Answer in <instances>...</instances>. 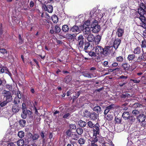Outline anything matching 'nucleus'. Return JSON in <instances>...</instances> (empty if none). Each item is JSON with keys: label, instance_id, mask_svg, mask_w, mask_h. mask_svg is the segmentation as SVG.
Masks as SVG:
<instances>
[{"label": "nucleus", "instance_id": "1", "mask_svg": "<svg viewBox=\"0 0 146 146\" xmlns=\"http://www.w3.org/2000/svg\"><path fill=\"white\" fill-rule=\"evenodd\" d=\"M146 12V5L143 2L140 3L138 9V13L140 16L137 17L139 18L142 22V26L146 28V19L144 16Z\"/></svg>", "mask_w": 146, "mask_h": 146}, {"label": "nucleus", "instance_id": "2", "mask_svg": "<svg viewBox=\"0 0 146 146\" xmlns=\"http://www.w3.org/2000/svg\"><path fill=\"white\" fill-rule=\"evenodd\" d=\"M88 127L89 128L93 129V131H95L96 132V134H99L100 133V129L99 124L97 123L95 124L93 123L91 121H89L87 123Z\"/></svg>", "mask_w": 146, "mask_h": 146}, {"label": "nucleus", "instance_id": "3", "mask_svg": "<svg viewBox=\"0 0 146 146\" xmlns=\"http://www.w3.org/2000/svg\"><path fill=\"white\" fill-rule=\"evenodd\" d=\"M90 28L92 29V31L94 33H97L100 29V27L98 25V21L96 20L91 22Z\"/></svg>", "mask_w": 146, "mask_h": 146}, {"label": "nucleus", "instance_id": "4", "mask_svg": "<svg viewBox=\"0 0 146 146\" xmlns=\"http://www.w3.org/2000/svg\"><path fill=\"white\" fill-rule=\"evenodd\" d=\"M102 55L105 56L109 55L110 53L114 52L113 48L112 46H105L103 48Z\"/></svg>", "mask_w": 146, "mask_h": 146}, {"label": "nucleus", "instance_id": "5", "mask_svg": "<svg viewBox=\"0 0 146 146\" xmlns=\"http://www.w3.org/2000/svg\"><path fill=\"white\" fill-rule=\"evenodd\" d=\"M17 93L16 94V96L14 99L13 103L14 104H20L21 103V99L22 93L19 90L17 91Z\"/></svg>", "mask_w": 146, "mask_h": 146}, {"label": "nucleus", "instance_id": "6", "mask_svg": "<svg viewBox=\"0 0 146 146\" xmlns=\"http://www.w3.org/2000/svg\"><path fill=\"white\" fill-rule=\"evenodd\" d=\"M4 100L8 102H11L12 100V97L11 94L9 91H5L4 93Z\"/></svg>", "mask_w": 146, "mask_h": 146}, {"label": "nucleus", "instance_id": "7", "mask_svg": "<svg viewBox=\"0 0 146 146\" xmlns=\"http://www.w3.org/2000/svg\"><path fill=\"white\" fill-rule=\"evenodd\" d=\"M42 4V8L43 9H44V11H47L50 13H52V12L53 7L52 5H49L46 6L45 4L43 3Z\"/></svg>", "mask_w": 146, "mask_h": 146}, {"label": "nucleus", "instance_id": "8", "mask_svg": "<svg viewBox=\"0 0 146 146\" xmlns=\"http://www.w3.org/2000/svg\"><path fill=\"white\" fill-rule=\"evenodd\" d=\"M82 29L81 25L79 27L78 26L75 25L70 29V31H72V32H77L78 33L82 31Z\"/></svg>", "mask_w": 146, "mask_h": 146}, {"label": "nucleus", "instance_id": "9", "mask_svg": "<svg viewBox=\"0 0 146 146\" xmlns=\"http://www.w3.org/2000/svg\"><path fill=\"white\" fill-rule=\"evenodd\" d=\"M90 118L93 121H96L99 117V113L93 111L91 112Z\"/></svg>", "mask_w": 146, "mask_h": 146}, {"label": "nucleus", "instance_id": "10", "mask_svg": "<svg viewBox=\"0 0 146 146\" xmlns=\"http://www.w3.org/2000/svg\"><path fill=\"white\" fill-rule=\"evenodd\" d=\"M103 47L100 46H97L95 49V52L98 55H102Z\"/></svg>", "mask_w": 146, "mask_h": 146}, {"label": "nucleus", "instance_id": "11", "mask_svg": "<svg viewBox=\"0 0 146 146\" xmlns=\"http://www.w3.org/2000/svg\"><path fill=\"white\" fill-rule=\"evenodd\" d=\"M93 135L92 137L90 139V141L91 142L90 143H96L98 141V138L97 137V135L99 134H96V132L94 131Z\"/></svg>", "mask_w": 146, "mask_h": 146}, {"label": "nucleus", "instance_id": "12", "mask_svg": "<svg viewBox=\"0 0 146 146\" xmlns=\"http://www.w3.org/2000/svg\"><path fill=\"white\" fill-rule=\"evenodd\" d=\"M121 42V40L119 39H115L113 42V46H111L113 47L114 50L115 51L118 47Z\"/></svg>", "mask_w": 146, "mask_h": 146}, {"label": "nucleus", "instance_id": "13", "mask_svg": "<svg viewBox=\"0 0 146 146\" xmlns=\"http://www.w3.org/2000/svg\"><path fill=\"white\" fill-rule=\"evenodd\" d=\"M114 105L113 104H112L106 107L105 108V110H104V115H106L107 113L110 111L113 108Z\"/></svg>", "mask_w": 146, "mask_h": 146}, {"label": "nucleus", "instance_id": "14", "mask_svg": "<svg viewBox=\"0 0 146 146\" xmlns=\"http://www.w3.org/2000/svg\"><path fill=\"white\" fill-rule=\"evenodd\" d=\"M146 119V115L143 114L139 115L137 117V120L139 122H142L145 121Z\"/></svg>", "mask_w": 146, "mask_h": 146}, {"label": "nucleus", "instance_id": "15", "mask_svg": "<svg viewBox=\"0 0 146 146\" xmlns=\"http://www.w3.org/2000/svg\"><path fill=\"white\" fill-rule=\"evenodd\" d=\"M27 135L30 137L31 139L32 138L33 141L37 139L39 137V135L37 133H34L33 135L31 133L29 132L27 134Z\"/></svg>", "mask_w": 146, "mask_h": 146}, {"label": "nucleus", "instance_id": "16", "mask_svg": "<svg viewBox=\"0 0 146 146\" xmlns=\"http://www.w3.org/2000/svg\"><path fill=\"white\" fill-rule=\"evenodd\" d=\"M90 27H84L82 29V31L85 35H88V36H90L91 34V31H90Z\"/></svg>", "mask_w": 146, "mask_h": 146}, {"label": "nucleus", "instance_id": "17", "mask_svg": "<svg viewBox=\"0 0 146 146\" xmlns=\"http://www.w3.org/2000/svg\"><path fill=\"white\" fill-rule=\"evenodd\" d=\"M81 92L80 90L77 92H75V95H74L71 98V99H72V103H73L75 100L77 99L80 95V93Z\"/></svg>", "mask_w": 146, "mask_h": 146}, {"label": "nucleus", "instance_id": "18", "mask_svg": "<svg viewBox=\"0 0 146 146\" xmlns=\"http://www.w3.org/2000/svg\"><path fill=\"white\" fill-rule=\"evenodd\" d=\"M128 78L127 76H125L123 75H122L119 76L118 78V79H121L120 81L123 83H125V84H127L128 82L127 81L126 79Z\"/></svg>", "mask_w": 146, "mask_h": 146}, {"label": "nucleus", "instance_id": "19", "mask_svg": "<svg viewBox=\"0 0 146 146\" xmlns=\"http://www.w3.org/2000/svg\"><path fill=\"white\" fill-rule=\"evenodd\" d=\"M19 106V104H14L12 108L13 111L14 113H16L19 111L20 108Z\"/></svg>", "mask_w": 146, "mask_h": 146}, {"label": "nucleus", "instance_id": "20", "mask_svg": "<svg viewBox=\"0 0 146 146\" xmlns=\"http://www.w3.org/2000/svg\"><path fill=\"white\" fill-rule=\"evenodd\" d=\"M82 75L85 77L89 78H91L92 77H94V76L93 74L90 73L88 72H83L82 73Z\"/></svg>", "mask_w": 146, "mask_h": 146}, {"label": "nucleus", "instance_id": "21", "mask_svg": "<svg viewBox=\"0 0 146 146\" xmlns=\"http://www.w3.org/2000/svg\"><path fill=\"white\" fill-rule=\"evenodd\" d=\"M29 112H30L31 113V112L30 110H26L23 111L22 113L21 114V117L23 119H26L27 116V113H29Z\"/></svg>", "mask_w": 146, "mask_h": 146}, {"label": "nucleus", "instance_id": "22", "mask_svg": "<svg viewBox=\"0 0 146 146\" xmlns=\"http://www.w3.org/2000/svg\"><path fill=\"white\" fill-rule=\"evenodd\" d=\"M91 108L94 111H96V112L97 113H100L101 111V107L97 105L95 106V107H92L91 106Z\"/></svg>", "mask_w": 146, "mask_h": 146}, {"label": "nucleus", "instance_id": "23", "mask_svg": "<svg viewBox=\"0 0 146 146\" xmlns=\"http://www.w3.org/2000/svg\"><path fill=\"white\" fill-rule=\"evenodd\" d=\"M90 21L89 20H88L86 21H85L83 25H81L82 29L84 28V27H90Z\"/></svg>", "mask_w": 146, "mask_h": 146}, {"label": "nucleus", "instance_id": "24", "mask_svg": "<svg viewBox=\"0 0 146 146\" xmlns=\"http://www.w3.org/2000/svg\"><path fill=\"white\" fill-rule=\"evenodd\" d=\"M72 76L71 75L67 76L64 79V82L66 84L69 83L72 80Z\"/></svg>", "mask_w": 146, "mask_h": 146}, {"label": "nucleus", "instance_id": "25", "mask_svg": "<svg viewBox=\"0 0 146 146\" xmlns=\"http://www.w3.org/2000/svg\"><path fill=\"white\" fill-rule=\"evenodd\" d=\"M130 116V115L129 113L127 111L124 112L122 115V117L125 120L128 119Z\"/></svg>", "mask_w": 146, "mask_h": 146}, {"label": "nucleus", "instance_id": "26", "mask_svg": "<svg viewBox=\"0 0 146 146\" xmlns=\"http://www.w3.org/2000/svg\"><path fill=\"white\" fill-rule=\"evenodd\" d=\"M83 37H78V40H80L79 43V47L80 48H82L83 47L84 43Z\"/></svg>", "mask_w": 146, "mask_h": 146}, {"label": "nucleus", "instance_id": "27", "mask_svg": "<svg viewBox=\"0 0 146 146\" xmlns=\"http://www.w3.org/2000/svg\"><path fill=\"white\" fill-rule=\"evenodd\" d=\"M91 112L87 110H86L83 112V116L85 117H90Z\"/></svg>", "mask_w": 146, "mask_h": 146}, {"label": "nucleus", "instance_id": "28", "mask_svg": "<svg viewBox=\"0 0 146 146\" xmlns=\"http://www.w3.org/2000/svg\"><path fill=\"white\" fill-rule=\"evenodd\" d=\"M31 139L30 137H25L24 138V139H22L21 140H22L23 144L26 145L29 143V141H31Z\"/></svg>", "mask_w": 146, "mask_h": 146}, {"label": "nucleus", "instance_id": "29", "mask_svg": "<svg viewBox=\"0 0 146 146\" xmlns=\"http://www.w3.org/2000/svg\"><path fill=\"white\" fill-rule=\"evenodd\" d=\"M78 123L79 126L81 127H85L87 124L86 122L81 120L78 121Z\"/></svg>", "mask_w": 146, "mask_h": 146}, {"label": "nucleus", "instance_id": "30", "mask_svg": "<svg viewBox=\"0 0 146 146\" xmlns=\"http://www.w3.org/2000/svg\"><path fill=\"white\" fill-rule=\"evenodd\" d=\"M93 38H94L93 42L96 45L99 44L101 40V37H93Z\"/></svg>", "mask_w": 146, "mask_h": 146}, {"label": "nucleus", "instance_id": "31", "mask_svg": "<svg viewBox=\"0 0 146 146\" xmlns=\"http://www.w3.org/2000/svg\"><path fill=\"white\" fill-rule=\"evenodd\" d=\"M124 33V30L123 29L121 28L118 29L117 33L118 36H122Z\"/></svg>", "mask_w": 146, "mask_h": 146}, {"label": "nucleus", "instance_id": "32", "mask_svg": "<svg viewBox=\"0 0 146 146\" xmlns=\"http://www.w3.org/2000/svg\"><path fill=\"white\" fill-rule=\"evenodd\" d=\"M122 66L125 70H127L129 69L130 66L127 63H123L122 65Z\"/></svg>", "mask_w": 146, "mask_h": 146}, {"label": "nucleus", "instance_id": "33", "mask_svg": "<svg viewBox=\"0 0 146 146\" xmlns=\"http://www.w3.org/2000/svg\"><path fill=\"white\" fill-rule=\"evenodd\" d=\"M51 19L53 22L54 23H56L58 22V18L55 15H52V16Z\"/></svg>", "mask_w": 146, "mask_h": 146}, {"label": "nucleus", "instance_id": "34", "mask_svg": "<svg viewBox=\"0 0 146 146\" xmlns=\"http://www.w3.org/2000/svg\"><path fill=\"white\" fill-rule=\"evenodd\" d=\"M92 45L90 46V43L89 42H85L84 44V49L85 50L90 49V47H92Z\"/></svg>", "mask_w": 146, "mask_h": 146}, {"label": "nucleus", "instance_id": "35", "mask_svg": "<svg viewBox=\"0 0 146 146\" xmlns=\"http://www.w3.org/2000/svg\"><path fill=\"white\" fill-rule=\"evenodd\" d=\"M141 52V49L139 47H137L135 48L133 51V53L135 54H139Z\"/></svg>", "mask_w": 146, "mask_h": 146}, {"label": "nucleus", "instance_id": "36", "mask_svg": "<svg viewBox=\"0 0 146 146\" xmlns=\"http://www.w3.org/2000/svg\"><path fill=\"white\" fill-rule=\"evenodd\" d=\"M69 29V27L67 25H65L62 26V30L63 32H67L68 31Z\"/></svg>", "mask_w": 146, "mask_h": 146}, {"label": "nucleus", "instance_id": "37", "mask_svg": "<svg viewBox=\"0 0 146 146\" xmlns=\"http://www.w3.org/2000/svg\"><path fill=\"white\" fill-rule=\"evenodd\" d=\"M143 50V54L142 56H139L138 58L137 59L136 61L134 62L135 63H138L139 64V62H141L143 60L142 56L144 54V53L143 52V50Z\"/></svg>", "mask_w": 146, "mask_h": 146}, {"label": "nucleus", "instance_id": "38", "mask_svg": "<svg viewBox=\"0 0 146 146\" xmlns=\"http://www.w3.org/2000/svg\"><path fill=\"white\" fill-rule=\"evenodd\" d=\"M135 58V55L134 54H129L127 56V59L129 61L133 60Z\"/></svg>", "mask_w": 146, "mask_h": 146}, {"label": "nucleus", "instance_id": "39", "mask_svg": "<svg viewBox=\"0 0 146 146\" xmlns=\"http://www.w3.org/2000/svg\"><path fill=\"white\" fill-rule=\"evenodd\" d=\"M26 122V120L24 119H21L19 122L20 126L23 127H24L25 126Z\"/></svg>", "mask_w": 146, "mask_h": 146}, {"label": "nucleus", "instance_id": "40", "mask_svg": "<svg viewBox=\"0 0 146 146\" xmlns=\"http://www.w3.org/2000/svg\"><path fill=\"white\" fill-rule=\"evenodd\" d=\"M85 51L86 52L88 53L89 55L91 57H96V53L94 52L89 51L88 50L86 51Z\"/></svg>", "mask_w": 146, "mask_h": 146}, {"label": "nucleus", "instance_id": "41", "mask_svg": "<svg viewBox=\"0 0 146 146\" xmlns=\"http://www.w3.org/2000/svg\"><path fill=\"white\" fill-rule=\"evenodd\" d=\"M76 131L78 134L79 135H81L83 133V130L82 128L80 127H79L76 129Z\"/></svg>", "mask_w": 146, "mask_h": 146}, {"label": "nucleus", "instance_id": "42", "mask_svg": "<svg viewBox=\"0 0 146 146\" xmlns=\"http://www.w3.org/2000/svg\"><path fill=\"white\" fill-rule=\"evenodd\" d=\"M85 141V139L82 138H80L78 141V142L81 145L84 144Z\"/></svg>", "mask_w": 146, "mask_h": 146}, {"label": "nucleus", "instance_id": "43", "mask_svg": "<svg viewBox=\"0 0 146 146\" xmlns=\"http://www.w3.org/2000/svg\"><path fill=\"white\" fill-rule=\"evenodd\" d=\"M121 98H126L127 99L128 98L131 97L130 94L128 93H125V94H122L120 96Z\"/></svg>", "mask_w": 146, "mask_h": 146}, {"label": "nucleus", "instance_id": "44", "mask_svg": "<svg viewBox=\"0 0 146 146\" xmlns=\"http://www.w3.org/2000/svg\"><path fill=\"white\" fill-rule=\"evenodd\" d=\"M6 80L3 78H0V86H3L6 83Z\"/></svg>", "mask_w": 146, "mask_h": 146}, {"label": "nucleus", "instance_id": "45", "mask_svg": "<svg viewBox=\"0 0 146 146\" xmlns=\"http://www.w3.org/2000/svg\"><path fill=\"white\" fill-rule=\"evenodd\" d=\"M24 132L23 131H19L18 133V136L20 138H22L24 136Z\"/></svg>", "mask_w": 146, "mask_h": 146}, {"label": "nucleus", "instance_id": "46", "mask_svg": "<svg viewBox=\"0 0 146 146\" xmlns=\"http://www.w3.org/2000/svg\"><path fill=\"white\" fill-rule=\"evenodd\" d=\"M113 118V115L110 114L108 113L106 117V118L107 120L109 121L111 120Z\"/></svg>", "mask_w": 146, "mask_h": 146}, {"label": "nucleus", "instance_id": "47", "mask_svg": "<svg viewBox=\"0 0 146 146\" xmlns=\"http://www.w3.org/2000/svg\"><path fill=\"white\" fill-rule=\"evenodd\" d=\"M5 88L9 91H12L13 89V87L11 84H6Z\"/></svg>", "mask_w": 146, "mask_h": 146}, {"label": "nucleus", "instance_id": "48", "mask_svg": "<svg viewBox=\"0 0 146 146\" xmlns=\"http://www.w3.org/2000/svg\"><path fill=\"white\" fill-rule=\"evenodd\" d=\"M116 61L118 62H121L123 60V58L122 56H119L116 58Z\"/></svg>", "mask_w": 146, "mask_h": 146}, {"label": "nucleus", "instance_id": "49", "mask_svg": "<svg viewBox=\"0 0 146 146\" xmlns=\"http://www.w3.org/2000/svg\"><path fill=\"white\" fill-rule=\"evenodd\" d=\"M9 102L4 100L2 102H0V106L1 107H3L5 106Z\"/></svg>", "mask_w": 146, "mask_h": 146}, {"label": "nucleus", "instance_id": "50", "mask_svg": "<svg viewBox=\"0 0 146 146\" xmlns=\"http://www.w3.org/2000/svg\"><path fill=\"white\" fill-rule=\"evenodd\" d=\"M70 129L72 130V129H76V126L75 125L73 124H70L69 125Z\"/></svg>", "mask_w": 146, "mask_h": 146}, {"label": "nucleus", "instance_id": "51", "mask_svg": "<svg viewBox=\"0 0 146 146\" xmlns=\"http://www.w3.org/2000/svg\"><path fill=\"white\" fill-rule=\"evenodd\" d=\"M55 33H59L61 31L60 28L57 25L55 26Z\"/></svg>", "mask_w": 146, "mask_h": 146}, {"label": "nucleus", "instance_id": "52", "mask_svg": "<svg viewBox=\"0 0 146 146\" xmlns=\"http://www.w3.org/2000/svg\"><path fill=\"white\" fill-rule=\"evenodd\" d=\"M46 20L41 19L40 20V23L42 25H45L46 23Z\"/></svg>", "mask_w": 146, "mask_h": 146}, {"label": "nucleus", "instance_id": "53", "mask_svg": "<svg viewBox=\"0 0 146 146\" xmlns=\"http://www.w3.org/2000/svg\"><path fill=\"white\" fill-rule=\"evenodd\" d=\"M40 134L42 139L44 138L45 137H46V135H45V133H44L43 131H41L40 133Z\"/></svg>", "mask_w": 146, "mask_h": 146}, {"label": "nucleus", "instance_id": "54", "mask_svg": "<svg viewBox=\"0 0 146 146\" xmlns=\"http://www.w3.org/2000/svg\"><path fill=\"white\" fill-rule=\"evenodd\" d=\"M0 52L4 54H7V51L6 49L3 48H0Z\"/></svg>", "mask_w": 146, "mask_h": 146}, {"label": "nucleus", "instance_id": "55", "mask_svg": "<svg viewBox=\"0 0 146 146\" xmlns=\"http://www.w3.org/2000/svg\"><path fill=\"white\" fill-rule=\"evenodd\" d=\"M128 119H129V121H130V123H131L135 121V118L133 116H130L129 117Z\"/></svg>", "mask_w": 146, "mask_h": 146}, {"label": "nucleus", "instance_id": "56", "mask_svg": "<svg viewBox=\"0 0 146 146\" xmlns=\"http://www.w3.org/2000/svg\"><path fill=\"white\" fill-rule=\"evenodd\" d=\"M22 111L27 110L26 107V105L24 103H23L22 104Z\"/></svg>", "mask_w": 146, "mask_h": 146}, {"label": "nucleus", "instance_id": "57", "mask_svg": "<svg viewBox=\"0 0 146 146\" xmlns=\"http://www.w3.org/2000/svg\"><path fill=\"white\" fill-rule=\"evenodd\" d=\"M70 114L69 113H67L63 116V117L64 119H68L70 117Z\"/></svg>", "mask_w": 146, "mask_h": 146}, {"label": "nucleus", "instance_id": "58", "mask_svg": "<svg viewBox=\"0 0 146 146\" xmlns=\"http://www.w3.org/2000/svg\"><path fill=\"white\" fill-rule=\"evenodd\" d=\"M141 47L142 48H146V41L143 40L142 41Z\"/></svg>", "mask_w": 146, "mask_h": 146}, {"label": "nucleus", "instance_id": "59", "mask_svg": "<svg viewBox=\"0 0 146 146\" xmlns=\"http://www.w3.org/2000/svg\"><path fill=\"white\" fill-rule=\"evenodd\" d=\"M66 133L68 136H70L72 133L71 130L70 129H68L66 131Z\"/></svg>", "mask_w": 146, "mask_h": 146}, {"label": "nucleus", "instance_id": "60", "mask_svg": "<svg viewBox=\"0 0 146 146\" xmlns=\"http://www.w3.org/2000/svg\"><path fill=\"white\" fill-rule=\"evenodd\" d=\"M115 121L116 123H120L121 122V119L120 118H118L117 116L115 117Z\"/></svg>", "mask_w": 146, "mask_h": 146}, {"label": "nucleus", "instance_id": "61", "mask_svg": "<svg viewBox=\"0 0 146 146\" xmlns=\"http://www.w3.org/2000/svg\"><path fill=\"white\" fill-rule=\"evenodd\" d=\"M139 111L137 110H135L133 111L132 113L133 115H136L139 113Z\"/></svg>", "mask_w": 146, "mask_h": 146}, {"label": "nucleus", "instance_id": "62", "mask_svg": "<svg viewBox=\"0 0 146 146\" xmlns=\"http://www.w3.org/2000/svg\"><path fill=\"white\" fill-rule=\"evenodd\" d=\"M141 105V104H140L138 103H137L133 104V106L134 108H137L138 107H140Z\"/></svg>", "mask_w": 146, "mask_h": 146}, {"label": "nucleus", "instance_id": "63", "mask_svg": "<svg viewBox=\"0 0 146 146\" xmlns=\"http://www.w3.org/2000/svg\"><path fill=\"white\" fill-rule=\"evenodd\" d=\"M6 67H1V68L0 69V73H3L5 72V70H6Z\"/></svg>", "mask_w": 146, "mask_h": 146}, {"label": "nucleus", "instance_id": "64", "mask_svg": "<svg viewBox=\"0 0 146 146\" xmlns=\"http://www.w3.org/2000/svg\"><path fill=\"white\" fill-rule=\"evenodd\" d=\"M7 146H16L14 142H11L7 143Z\"/></svg>", "mask_w": 146, "mask_h": 146}]
</instances>
